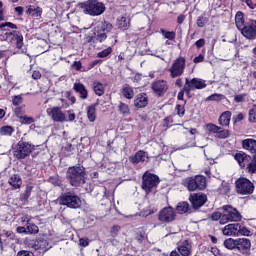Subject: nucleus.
Here are the masks:
<instances>
[{"mask_svg": "<svg viewBox=\"0 0 256 256\" xmlns=\"http://www.w3.org/2000/svg\"><path fill=\"white\" fill-rule=\"evenodd\" d=\"M66 178L72 187H81V185H85V167H69L66 172Z\"/></svg>", "mask_w": 256, "mask_h": 256, "instance_id": "obj_1", "label": "nucleus"}, {"mask_svg": "<svg viewBox=\"0 0 256 256\" xmlns=\"http://www.w3.org/2000/svg\"><path fill=\"white\" fill-rule=\"evenodd\" d=\"M80 7L85 15L90 17H99L105 13V4L97 0H88L85 3H81Z\"/></svg>", "mask_w": 256, "mask_h": 256, "instance_id": "obj_2", "label": "nucleus"}, {"mask_svg": "<svg viewBox=\"0 0 256 256\" xmlns=\"http://www.w3.org/2000/svg\"><path fill=\"white\" fill-rule=\"evenodd\" d=\"M111 31H113V25L111 23L107 21L98 22L94 28V41L103 43L111 35Z\"/></svg>", "mask_w": 256, "mask_h": 256, "instance_id": "obj_3", "label": "nucleus"}, {"mask_svg": "<svg viewBox=\"0 0 256 256\" xmlns=\"http://www.w3.org/2000/svg\"><path fill=\"white\" fill-rule=\"evenodd\" d=\"M35 151V145L20 140L13 148V155L16 159H25Z\"/></svg>", "mask_w": 256, "mask_h": 256, "instance_id": "obj_4", "label": "nucleus"}, {"mask_svg": "<svg viewBox=\"0 0 256 256\" xmlns=\"http://www.w3.org/2000/svg\"><path fill=\"white\" fill-rule=\"evenodd\" d=\"M222 209H223L222 225H225L229 222H239L241 221V219H243V216H241V213L231 205H225L222 207Z\"/></svg>", "mask_w": 256, "mask_h": 256, "instance_id": "obj_5", "label": "nucleus"}, {"mask_svg": "<svg viewBox=\"0 0 256 256\" xmlns=\"http://www.w3.org/2000/svg\"><path fill=\"white\" fill-rule=\"evenodd\" d=\"M60 204L66 205L70 209H79L81 207V198L72 192H66L60 196Z\"/></svg>", "mask_w": 256, "mask_h": 256, "instance_id": "obj_6", "label": "nucleus"}, {"mask_svg": "<svg viewBox=\"0 0 256 256\" xmlns=\"http://www.w3.org/2000/svg\"><path fill=\"white\" fill-rule=\"evenodd\" d=\"M186 187L190 191H203L207 187V178L202 175L195 176L194 178H188L186 180Z\"/></svg>", "mask_w": 256, "mask_h": 256, "instance_id": "obj_7", "label": "nucleus"}, {"mask_svg": "<svg viewBox=\"0 0 256 256\" xmlns=\"http://www.w3.org/2000/svg\"><path fill=\"white\" fill-rule=\"evenodd\" d=\"M159 181V176L145 172L142 176V189L146 193H151V190L159 185Z\"/></svg>", "mask_w": 256, "mask_h": 256, "instance_id": "obj_8", "label": "nucleus"}, {"mask_svg": "<svg viewBox=\"0 0 256 256\" xmlns=\"http://www.w3.org/2000/svg\"><path fill=\"white\" fill-rule=\"evenodd\" d=\"M186 60L184 57L177 58L172 66L168 69V73H170V77L172 79H177V77H181L183 73H185Z\"/></svg>", "mask_w": 256, "mask_h": 256, "instance_id": "obj_9", "label": "nucleus"}, {"mask_svg": "<svg viewBox=\"0 0 256 256\" xmlns=\"http://www.w3.org/2000/svg\"><path fill=\"white\" fill-rule=\"evenodd\" d=\"M236 191L239 195H251L255 191V186L251 183V180L239 178L236 181Z\"/></svg>", "mask_w": 256, "mask_h": 256, "instance_id": "obj_10", "label": "nucleus"}, {"mask_svg": "<svg viewBox=\"0 0 256 256\" xmlns=\"http://www.w3.org/2000/svg\"><path fill=\"white\" fill-rule=\"evenodd\" d=\"M205 87H207V83L201 78L185 79L184 91L187 95H189L191 91H195V89H205Z\"/></svg>", "mask_w": 256, "mask_h": 256, "instance_id": "obj_11", "label": "nucleus"}, {"mask_svg": "<svg viewBox=\"0 0 256 256\" xmlns=\"http://www.w3.org/2000/svg\"><path fill=\"white\" fill-rule=\"evenodd\" d=\"M175 217H177V214L175 209L171 206L163 208L158 214V220H160L161 223H171L175 221Z\"/></svg>", "mask_w": 256, "mask_h": 256, "instance_id": "obj_12", "label": "nucleus"}, {"mask_svg": "<svg viewBox=\"0 0 256 256\" xmlns=\"http://www.w3.org/2000/svg\"><path fill=\"white\" fill-rule=\"evenodd\" d=\"M240 31L243 37L254 41L256 39V20H250L247 22Z\"/></svg>", "mask_w": 256, "mask_h": 256, "instance_id": "obj_13", "label": "nucleus"}, {"mask_svg": "<svg viewBox=\"0 0 256 256\" xmlns=\"http://www.w3.org/2000/svg\"><path fill=\"white\" fill-rule=\"evenodd\" d=\"M6 41L9 43L16 41L17 49H23V34L19 31L6 32Z\"/></svg>", "mask_w": 256, "mask_h": 256, "instance_id": "obj_14", "label": "nucleus"}, {"mask_svg": "<svg viewBox=\"0 0 256 256\" xmlns=\"http://www.w3.org/2000/svg\"><path fill=\"white\" fill-rule=\"evenodd\" d=\"M189 200L194 209H199V207H203L207 202V195L200 193L192 194L190 195Z\"/></svg>", "mask_w": 256, "mask_h": 256, "instance_id": "obj_15", "label": "nucleus"}, {"mask_svg": "<svg viewBox=\"0 0 256 256\" xmlns=\"http://www.w3.org/2000/svg\"><path fill=\"white\" fill-rule=\"evenodd\" d=\"M50 117L55 123H65L67 121V117L60 107H52L50 109Z\"/></svg>", "mask_w": 256, "mask_h": 256, "instance_id": "obj_16", "label": "nucleus"}, {"mask_svg": "<svg viewBox=\"0 0 256 256\" xmlns=\"http://www.w3.org/2000/svg\"><path fill=\"white\" fill-rule=\"evenodd\" d=\"M236 249L240 253H248L251 249V240L247 238H237L236 239Z\"/></svg>", "mask_w": 256, "mask_h": 256, "instance_id": "obj_17", "label": "nucleus"}, {"mask_svg": "<svg viewBox=\"0 0 256 256\" xmlns=\"http://www.w3.org/2000/svg\"><path fill=\"white\" fill-rule=\"evenodd\" d=\"M152 89L156 95H163L169 89V85H167V81L165 80H157L152 83Z\"/></svg>", "mask_w": 256, "mask_h": 256, "instance_id": "obj_18", "label": "nucleus"}, {"mask_svg": "<svg viewBox=\"0 0 256 256\" xmlns=\"http://www.w3.org/2000/svg\"><path fill=\"white\" fill-rule=\"evenodd\" d=\"M242 147L246 151H249L253 155V159H256V140L255 139H245L242 141Z\"/></svg>", "mask_w": 256, "mask_h": 256, "instance_id": "obj_19", "label": "nucleus"}, {"mask_svg": "<svg viewBox=\"0 0 256 256\" xmlns=\"http://www.w3.org/2000/svg\"><path fill=\"white\" fill-rule=\"evenodd\" d=\"M238 231H239V223L236 224H228L226 225L222 233L223 235H226V237H238Z\"/></svg>", "mask_w": 256, "mask_h": 256, "instance_id": "obj_20", "label": "nucleus"}, {"mask_svg": "<svg viewBox=\"0 0 256 256\" xmlns=\"http://www.w3.org/2000/svg\"><path fill=\"white\" fill-rule=\"evenodd\" d=\"M130 161L134 165H137L138 163H145V162L149 161V156L147 155V153L145 151L140 150V151L136 152L135 155L130 158Z\"/></svg>", "mask_w": 256, "mask_h": 256, "instance_id": "obj_21", "label": "nucleus"}, {"mask_svg": "<svg viewBox=\"0 0 256 256\" xmlns=\"http://www.w3.org/2000/svg\"><path fill=\"white\" fill-rule=\"evenodd\" d=\"M73 89L76 93L79 94L80 99H87L89 97V91H87V88L84 84H81L80 82H75L73 85Z\"/></svg>", "mask_w": 256, "mask_h": 256, "instance_id": "obj_22", "label": "nucleus"}, {"mask_svg": "<svg viewBox=\"0 0 256 256\" xmlns=\"http://www.w3.org/2000/svg\"><path fill=\"white\" fill-rule=\"evenodd\" d=\"M149 100L147 99V94H138L134 99V106L138 109L147 107Z\"/></svg>", "mask_w": 256, "mask_h": 256, "instance_id": "obj_23", "label": "nucleus"}, {"mask_svg": "<svg viewBox=\"0 0 256 256\" xmlns=\"http://www.w3.org/2000/svg\"><path fill=\"white\" fill-rule=\"evenodd\" d=\"M177 251L181 256H189L191 255V244L187 240L181 243V245L177 246Z\"/></svg>", "mask_w": 256, "mask_h": 256, "instance_id": "obj_24", "label": "nucleus"}, {"mask_svg": "<svg viewBox=\"0 0 256 256\" xmlns=\"http://www.w3.org/2000/svg\"><path fill=\"white\" fill-rule=\"evenodd\" d=\"M235 161L241 166L245 167V163L251 161V156L245 154L244 152H238L234 155Z\"/></svg>", "mask_w": 256, "mask_h": 256, "instance_id": "obj_25", "label": "nucleus"}, {"mask_svg": "<svg viewBox=\"0 0 256 256\" xmlns=\"http://www.w3.org/2000/svg\"><path fill=\"white\" fill-rule=\"evenodd\" d=\"M35 247L36 249H40L41 251H49V249H51L53 245H51V242H49V240L40 238L36 241Z\"/></svg>", "mask_w": 256, "mask_h": 256, "instance_id": "obj_26", "label": "nucleus"}, {"mask_svg": "<svg viewBox=\"0 0 256 256\" xmlns=\"http://www.w3.org/2000/svg\"><path fill=\"white\" fill-rule=\"evenodd\" d=\"M9 185L13 187V189H20L21 185H23V180L21 179V176L19 174H13L9 180H8Z\"/></svg>", "mask_w": 256, "mask_h": 256, "instance_id": "obj_27", "label": "nucleus"}, {"mask_svg": "<svg viewBox=\"0 0 256 256\" xmlns=\"http://www.w3.org/2000/svg\"><path fill=\"white\" fill-rule=\"evenodd\" d=\"M27 14L31 17L39 18L43 15V8L35 5H30L27 9Z\"/></svg>", "mask_w": 256, "mask_h": 256, "instance_id": "obj_28", "label": "nucleus"}, {"mask_svg": "<svg viewBox=\"0 0 256 256\" xmlns=\"http://www.w3.org/2000/svg\"><path fill=\"white\" fill-rule=\"evenodd\" d=\"M121 95L124 96L125 99H133V97H135V91L129 84H125L121 89Z\"/></svg>", "mask_w": 256, "mask_h": 256, "instance_id": "obj_29", "label": "nucleus"}, {"mask_svg": "<svg viewBox=\"0 0 256 256\" xmlns=\"http://www.w3.org/2000/svg\"><path fill=\"white\" fill-rule=\"evenodd\" d=\"M219 124L222 126L227 127V125H229V123H231V112L226 111L224 113H222L219 117Z\"/></svg>", "mask_w": 256, "mask_h": 256, "instance_id": "obj_30", "label": "nucleus"}, {"mask_svg": "<svg viewBox=\"0 0 256 256\" xmlns=\"http://www.w3.org/2000/svg\"><path fill=\"white\" fill-rule=\"evenodd\" d=\"M96 105L92 104L87 108V117L90 121V123H93L95 119H97V114H96Z\"/></svg>", "mask_w": 256, "mask_h": 256, "instance_id": "obj_31", "label": "nucleus"}, {"mask_svg": "<svg viewBox=\"0 0 256 256\" xmlns=\"http://www.w3.org/2000/svg\"><path fill=\"white\" fill-rule=\"evenodd\" d=\"M93 91L95 95H98V97H101V95L105 93V87H103V84L101 82H94Z\"/></svg>", "mask_w": 256, "mask_h": 256, "instance_id": "obj_32", "label": "nucleus"}, {"mask_svg": "<svg viewBox=\"0 0 256 256\" xmlns=\"http://www.w3.org/2000/svg\"><path fill=\"white\" fill-rule=\"evenodd\" d=\"M30 221L31 220H27L26 231L30 233V235H37V233H39V227Z\"/></svg>", "mask_w": 256, "mask_h": 256, "instance_id": "obj_33", "label": "nucleus"}, {"mask_svg": "<svg viewBox=\"0 0 256 256\" xmlns=\"http://www.w3.org/2000/svg\"><path fill=\"white\" fill-rule=\"evenodd\" d=\"M118 111L121 115L125 117L129 115V113H131V108H129V106L126 103L120 102L118 105Z\"/></svg>", "mask_w": 256, "mask_h": 256, "instance_id": "obj_34", "label": "nucleus"}, {"mask_svg": "<svg viewBox=\"0 0 256 256\" xmlns=\"http://www.w3.org/2000/svg\"><path fill=\"white\" fill-rule=\"evenodd\" d=\"M224 247L226 249H230V251H233V249L237 248V239L228 238L224 241Z\"/></svg>", "mask_w": 256, "mask_h": 256, "instance_id": "obj_35", "label": "nucleus"}, {"mask_svg": "<svg viewBox=\"0 0 256 256\" xmlns=\"http://www.w3.org/2000/svg\"><path fill=\"white\" fill-rule=\"evenodd\" d=\"M176 211L178 213H180V215L187 213V211H189V203H187V202L178 203V205L176 207Z\"/></svg>", "mask_w": 256, "mask_h": 256, "instance_id": "obj_36", "label": "nucleus"}, {"mask_svg": "<svg viewBox=\"0 0 256 256\" xmlns=\"http://www.w3.org/2000/svg\"><path fill=\"white\" fill-rule=\"evenodd\" d=\"M239 235H242L244 237H251V230L238 223V237Z\"/></svg>", "mask_w": 256, "mask_h": 256, "instance_id": "obj_37", "label": "nucleus"}, {"mask_svg": "<svg viewBox=\"0 0 256 256\" xmlns=\"http://www.w3.org/2000/svg\"><path fill=\"white\" fill-rule=\"evenodd\" d=\"M235 23H236V27H237V29H239V31L241 30L242 27H245L243 25L244 20H243V13L242 12H237V14L235 16Z\"/></svg>", "mask_w": 256, "mask_h": 256, "instance_id": "obj_38", "label": "nucleus"}, {"mask_svg": "<svg viewBox=\"0 0 256 256\" xmlns=\"http://www.w3.org/2000/svg\"><path fill=\"white\" fill-rule=\"evenodd\" d=\"M14 131L15 129H13L11 126H3L0 128V135L11 137Z\"/></svg>", "mask_w": 256, "mask_h": 256, "instance_id": "obj_39", "label": "nucleus"}, {"mask_svg": "<svg viewBox=\"0 0 256 256\" xmlns=\"http://www.w3.org/2000/svg\"><path fill=\"white\" fill-rule=\"evenodd\" d=\"M225 99V96L223 94H212L206 98V101H216L219 103V101H223Z\"/></svg>", "mask_w": 256, "mask_h": 256, "instance_id": "obj_40", "label": "nucleus"}, {"mask_svg": "<svg viewBox=\"0 0 256 256\" xmlns=\"http://www.w3.org/2000/svg\"><path fill=\"white\" fill-rule=\"evenodd\" d=\"M20 123L22 125H33V123H35V118L24 115L20 118Z\"/></svg>", "mask_w": 256, "mask_h": 256, "instance_id": "obj_41", "label": "nucleus"}, {"mask_svg": "<svg viewBox=\"0 0 256 256\" xmlns=\"http://www.w3.org/2000/svg\"><path fill=\"white\" fill-rule=\"evenodd\" d=\"M160 32L162 33L163 37H165V39H169V41H173V39H175V32L171 31H166L164 29H161Z\"/></svg>", "mask_w": 256, "mask_h": 256, "instance_id": "obj_42", "label": "nucleus"}, {"mask_svg": "<svg viewBox=\"0 0 256 256\" xmlns=\"http://www.w3.org/2000/svg\"><path fill=\"white\" fill-rule=\"evenodd\" d=\"M14 113L18 119L25 117V106H19L15 108Z\"/></svg>", "mask_w": 256, "mask_h": 256, "instance_id": "obj_43", "label": "nucleus"}, {"mask_svg": "<svg viewBox=\"0 0 256 256\" xmlns=\"http://www.w3.org/2000/svg\"><path fill=\"white\" fill-rule=\"evenodd\" d=\"M32 191H33V186L27 185L26 190H25L24 194L22 195L23 201H28L29 200V197H31V192Z\"/></svg>", "mask_w": 256, "mask_h": 256, "instance_id": "obj_44", "label": "nucleus"}, {"mask_svg": "<svg viewBox=\"0 0 256 256\" xmlns=\"http://www.w3.org/2000/svg\"><path fill=\"white\" fill-rule=\"evenodd\" d=\"M113 50L111 48H106L104 50H102L101 52H99L97 54V57H99L100 59H105V57H109V55H111V52Z\"/></svg>", "mask_w": 256, "mask_h": 256, "instance_id": "obj_45", "label": "nucleus"}, {"mask_svg": "<svg viewBox=\"0 0 256 256\" xmlns=\"http://www.w3.org/2000/svg\"><path fill=\"white\" fill-rule=\"evenodd\" d=\"M212 221H220V225H223V213L214 212L211 216Z\"/></svg>", "mask_w": 256, "mask_h": 256, "instance_id": "obj_46", "label": "nucleus"}, {"mask_svg": "<svg viewBox=\"0 0 256 256\" xmlns=\"http://www.w3.org/2000/svg\"><path fill=\"white\" fill-rule=\"evenodd\" d=\"M207 131H209L210 133H216L218 135L219 131H221V127L215 124H208Z\"/></svg>", "mask_w": 256, "mask_h": 256, "instance_id": "obj_47", "label": "nucleus"}, {"mask_svg": "<svg viewBox=\"0 0 256 256\" xmlns=\"http://www.w3.org/2000/svg\"><path fill=\"white\" fill-rule=\"evenodd\" d=\"M248 173H256V159L254 158L253 161L248 163L247 165Z\"/></svg>", "mask_w": 256, "mask_h": 256, "instance_id": "obj_48", "label": "nucleus"}, {"mask_svg": "<svg viewBox=\"0 0 256 256\" xmlns=\"http://www.w3.org/2000/svg\"><path fill=\"white\" fill-rule=\"evenodd\" d=\"M208 22H209V19H207V17L200 16L197 18L196 23L198 27H205V25H207Z\"/></svg>", "mask_w": 256, "mask_h": 256, "instance_id": "obj_49", "label": "nucleus"}, {"mask_svg": "<svg viewBox=\"0 0 256 256\" xmlns=\"http://www.w3.org/2000/svg\"><path fill=\"white\" fill-rule=\"evenodd\" d=\"M119 27H121V29H127L129 27V19L126 17H122L119 20Z\"/></svg>", "mask_w": 256, "mask_h": 256, "instance_id": "obj_50", "label": "nucleus"}, {"mask_svg": "<svg viewBox=\"0 0 256 256\" xmlns=\"http://www.w3.org/2000/svg\"><path fill=\"white\" fill-rule=\"evenodd\" d=\"M21 103H23V96L22 95H17V96L13 97L12 105H14L15 107H18V105H21Z\"/></svg>", "mask_w": 256, "mask_h": 256, "instance_id": "obj_51", "label": "nucleus"}, {"mask_svg": "<svg viewBox=\"0 0 256 256\" xmlns=\"http://www.w3.org/2000/svg\"><path fill=\"white\" fill-rule=\"evenodd\" d=\"M229 135H231L229 130H218L217 137L219 139H227V137H229Z\"/></svg>", "mask_w": 256, "mask_h": 256, "instance_id": "obj_52", "label": "nucleus"}, {"mask_svg": "<svg viewBox=\"0 0 256 256\" xmlns=\"http://www.w3.org/2000/svg\"><path fill=\"white\" fill-rule=\"evenodd\" d=\"M176 111L178 116L183 117L185 115V106L181 104H177Z\"/></svg>", "mask_w": 256, "mask_h": 256, "instance_id": "obj_53", "label": "nucleus"}, {"mask_svg": "<svg viewBox=\"0 0 256 256\" xmlns=\"http://www.w3.org/2000/svg\"><path fill=\"white\" fill-rule=\"evenodd\" d=\"M145 239H147V234H145V232H140L136 235V241H138V243H143Z\"/></svg>", "mask_w": 256, "mask_h": 256, "instance_id": "obj_54", "label": "nucleus"}, {"mask_svg": "<svg viewBox=\"0 0 256 256\" xmlns=\"http://www.w3.org/2000/svg\"><path fill=\"white\" fill-rule=\"evenodd\" d=\"M247 97V94H239L234 96V101L236 103H243L245 101V98Z\"/></svg>", "mask_w": 256, "mask_h": 256, "instance_id": "obj_55", "label": "nucleus"}, {"mask_svg": "<svg viewBox=\"0 0 256 256\" xmlns=\"http://www.w3.org/2000/svg\"><path fill=\"white\" fill-rule=\"evenodd\" d=\"M4 27H9L10 29H17V25L11 23V22H6L0 24V29H3Z\"/></svg>", "mask_w": 256, "mask_h": 256, "instance_id": "obj_56", "label": "nucleus"}, {"mask_svg": "<svg viewBox=\"0 0 256 256\" xmlns=\"http://www.w3.org/2000/svg\"><path fill=\"white\" fill-rule=\"evenodd\" d=\"M79 245L81 247H89V238H80Z\"/></svg>", "mask_w": 256, "mask_h": 256, "instance_id": "obj_57", "label": "nucleus"}, {"mask_svg": "<svg viewBox=\"0 0 256 256\" xmlns=\"http://www.w3.org/2000/svg\"><path fill=\"white\" fill-rule=\"evenodd\" d=\"M17 256H35V254L31 251L22 250L17 253Z\"/></svg>", "mask_w": 256, "mask_h": 256, "instance_id": "obj_58", "label": "nucleus"}, {"mask_svg": "<svg viewBox=\"0 0 256 256\" xmlns=\"http://www.w3.org/2000/svg\"><path fill=\"white\" fill-rule=\"evenodd\" d=\"M242 3H246V5L250 8V9H256V4L253 3V1L251 0H241Z\"/></svg>", "mask_w": 256, "mask_h": 256, "instance_id": "obj_59", "label": "nucleus"}, {"mask_svg": "<svg viewBox=\"0 0 256 256\" xmlns=\"http://www.w3.org/2000/svg\"><path fill=\"white\" fill-rule=\"evenodd\" d=\"M195 45H196L197 49H201V47H204V45H205V39L200 38L199 40H197L195 42Z\"/></svg>", "mask_w": 256, "mask_h": 256, "instance_id": "obj_60", "label": "nucleus"}, {"mask_svg": "<svg viewBox=\"0 0 256 256\" xmlns=\"http://www.w3.org/2000/svg\"><path fill=\"white\" fill-rule=\"evenodd\" d=\"M14 11L17 13L18 17L23 15L24 8L22 6H17Z\"/></svg>", "mask_w": 256, "mask_h": 256, "instance_id": "obj_61", "label": "nucleus"}, {"mask_svg": "<svg viewBox=\"0 0 256 256\" xmlns=\"http://www.w3.org/2000/svg\"><path fill=\"white\" fill-rule=\"evenodd\" d=\"M204 59H205V56H203L202 54H199L198 57L194 58V63H203Z\"/></svg>", "mask_w": 256, "mask_h": 256, "instance_id": "obj_62", "label": "nucleus"}, {"mask_svg": "<svg viewBox=\"0 0 256 256\" xmlns=\"http://www.w3.org/2000/svg\"><path fill=\"white\" fill-rule=\"evenodd\" d=\"M73 67L76 69V71H81V67H82L81 62L80 61H75L73 63Z\"/></svg>", "mask_w": 256, "mask_h": 256, "instance_id": "obj_63", "label": "nucleus"}, {"mask_svg": "<svg viewBox=\"0 0 256 256\" xmlns=\"http://www.w3.org/2000/svg\"><path fill=\"white\" fill-rule=\"evenodd\" d=\"M32 78H34L35 80L41 79V72H39V71H34V72L32 73Z\"/></svg>", "mask_w": 256, "mask_h": 256, "instance_id": "obj_64", "label": "nucleus"}]
</instances>
